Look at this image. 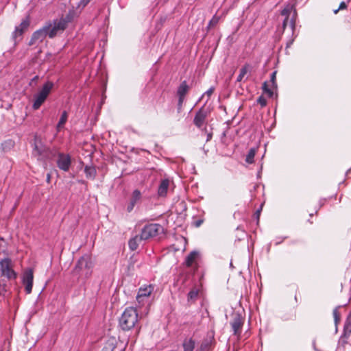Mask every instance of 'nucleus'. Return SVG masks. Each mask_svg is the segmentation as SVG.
Returning a JSON list of instances; mask_svg holds the SVG:
<instances>
[{
  "mask_svg": "<svg viewBox=\"0 0 351 351\" xmlns=\"http://www.w3.org/2000/svg\"><path fill=\"white\" fill-rule=\"evenodd\" d=\"M138 320V315L136 309L133 307H128L119 318V326L123 330L128 331L134 328Z\"/></svg>",
  "mask_w": 351,
  "mask_h": 351,
  "instance_id": "obj_1",
  "label": "nucleus"
},
{
  "mask_svg": "<svg viewBox=\"0 0 351 351\" xmlns=\"http://www.w3.org/2000/svg\"><path fill=\"white\" fill-rule=\"evenodd\" d=\"M295 315L294 314V315H293L292 317H291V319L295 318Z\"/></svg>",
  "mask_w": 351,
  "mask_h": 351,
  "instance_id": "obj_47",
  "label": "nucleus"
},
{
  "mask_svg": "<svg viewBox=\"0 0 351 351\" xmlns=\"http://www.w3.org/2000/svg\"><path fill=\"white\" fill-rule=\"evenodd\" d=\"M261 208L258 210H256V215H257V218L258 219L259 217V215H260V213H261Z\"/></svg>",
  "mask_w": 351,
  "mask_h": 351,
  "instance_id": "obj_42",
  "label": "nucleus"
},
{
  "mask_svg": "<svg viewBox=\"0 0 351 351\" xmlns=\"http://www.w3.org/2000/svg\"><path fill=\"white\" fill-rule=\"evenodd\" d=\"M184 101V99L178 98V112L180 113L182 110V105L183 102Z\"/></svg>",
  "mask_w": 351,
  "mask_h": 351,
  "instance_id": "obj_36",
  "label": "nucleus"
},
{
  "mask_svg": "<svg viewBox=\"0 0 351 351\" xmlns=\"http://www.w3.org/2000/svg\"><path fill=\"white\" fill-rule=\"evenodd\" d=\"M14 142L11 139L6 140L1 143V147L3 152H8L10 150L14 147Z\"/></svg>",
  "mask_w": 351,
  "mask_h": 351,
  "instance_id": "obj_26",
  "label": "nucleus"
},
{
  "mask_svg": "<svg viewBox=\"0 0 351 351\" xmlns=\"http://www.w3.org/2000/svg\"><path fill=\"white\" fill-rule=\"evenodd\" d=\"M244 323V319L239 313L234 314L232 321L230 322L233 334L237 336H240L241 333V328Z\"/></svg>",
  "mask_w": 351,
  "mask_h": 351,
  "instance_id": "obj_11",
  "label": "nucleus"
},
{
  "mask_svg": "<svg viewBox=\"0 0 351 351\" xmlns=\"http://www.w3.org/2000/svg\"><path fill=\"white\" fill-rule=\"evenodd\" d=\"M200 257V254L198 251L193 250L185 258L184 265L186 267H194V269H197V261Z\"/></svg>",
  "mask_w": 351,
  "mask_h": 351,
  "instance_id": "obj_13",
  "label": "nucleus"
},
{
  "mask_svg": "<svg viewBox=\"0 0 351 351\" xmlns=\"http://www.w3.org/2000/svg\"><path fill=\"white\" fill-rule=\"evenodd\" d=\"M339 10H339V8H338L337 10H335L333 11V12H334V14H337L339 12Z\"/></svg>",
  "mask_w": 351,
  "mask_h": 351,
  "instance_id": "obj_44",
  "label": "nucleus"
},
{
  "mask_svg": "<svg viewBox=\"0 0 351 351\" xmlns=\"http://www.w3.org/2000/svg\"><path fill=\"white\" fill-rule=\"evenodd\" d=\"M38 80V75L34 76L32 79L31 82H29V85L31 86L34 82H36Z\"/></svg>",
  "mask_w": 351,
  "mask_h": 351,
  "instance_id": "obj_40",
  "label": "nucleus"
},
{
  "mask_svg": "<svg viewBox=\"0 0 351 351\" xmlns=\"http://www.w3.org/2000/svg\"><path fill=\"white\" fill-rule=\"evenodd\" d=\"M293 38L291 39L290 40H289L287 43V47H289L290 45L293 43Z\"/></svg>",
  "mask_w": 351,
  "mask_h": 351,
  "instance_id": "obj_41",
  "label": "nucleus"
},
{
  "mask_svg": "<svg viewBox=\"0 0 351 351\" xmlns=\"http://www.w3.org/2000/svg\"><path fill=\"white\" fill-rule=\"evenodd\" d=\"M347 8H348L347 3L346 2H344V1H342L339 4V10H346Z\"/></svg>",
  "mask_w": 351,
  "mask_h": 351,
  "instance_id": "obj_38",
  "label": "nucleus"
},
{
  "mask_svg": "<svg viewBox=\"0 0 351 351\" xmlns=\"http://www.w3.org/2000/svg\"><path fill=\"white\" fill-rule=\"evenodd\" d=\"M93 267V264L91 257L88 255H84L80 257L77 261L73 269V272L78 274L80 276L88 278L92 273Z\"/></svg>",
  "mask_w": 351,
  "mask_h": 351,
  "instance_id": "obj_3",
  "label": "nucleus"
},
{
  "mask_svg": "<svg viewBox=\"0 0 351 351\" xmlns=\"http://www.w3.org/2000/svg\"><path fill=\"white\" fill-rule=\"evenodd\" d=\"M201 130L204 132L206 134V135H207L206 141H210V139L213 137V133L212 132H208L207 129H206V127H204V128H203V130Z\"/></svg>",
  "mask_w": 351,
  "mask_h": 351,
  "instance_id": "obj_37",
  "label": "nucleus"
},
{
  "mask_svg": "<svg viewBox=\"0 0 351 351\" xmlns=\"http://www.w3.org/2000/svg\"><path fill=\"white\" fill-rule=\"evenodd\" d=\"M142 199V194L138 189H135L132 191L130 197L129 203L127 206V211L130 213L134 209V206L139 204Z\"/></svg>",
  "mask_w": 351,
  "mask_h": 351,
  "instance_id": "obj_14",
  "label": "nucleus"
},
{
  "mask_svg": "<svg viewBox=\"0 0 351 351\" xmlns=\"http://www.w3.org/2000/svg\"><path fill=\"white\" fill-rule=\"evenodd\" d=\"M23 31H22L20 27L16 26L14 31L12 32V38L14 40H16L18 37L21 36L23 34Z\"/></svg>",
  "mask_w": 351,
  "mask_h": 351,
  "instance_id": "obj_31",
  "label": "nucleus"
},
{
  "mask_svg": "<svg viewBox=\"0 0 351 351\" xmlns=\"http://www.w3.org/2000/svg\"><path fill=\"white\" fill-rule=\"evenodd\" d=\"M340 307L338 306V307H336L334 310H333V317H334V319H335V324H337L339 321H340V314L338 311V308Z\"/></svg>",
  "mask_w": 351,
  "mask_h": 351,
  "instance_id": "obj_34",
  "label": "nucleus"
},
{
  "mask_svg": "<svg viewBox=\"0 0 351 351\" xmlns=\"http://www.w3.org/2000/svg\"><path fill=\"white\" fill-rule=\"evenodd\" d=\"M165 229L159 223H149L145 225L141 230V238L148 240L164 234Z\"/></svg>",
  "mask_w": 351,
  "mask_h": 351,
  "instance_id": "obj_4",
  "label": "nucleus"
},
{
  "mask_svg": "<svg viewBox=\"0 0 351 351\" xmlns=\"http://www.w3.org/2000/svg\"><path fill=\"white\" fill-rule=\"evenodd\" d=\"M276 73L277 72L275 71H274L270 76V82L271 83V87L269 88V85L267 82H265L263 84V90L265 93H266L269 97H271L274 95V92L272 90V88H277V84H276Z\"/></svg>",
  "mask_w": 351,
  "mask_h": 351,
  "instance_id": "obj_15",
  "label": "nucleus"
},
{
  "mask_svg": "<svg viewBox=\"0 0 351 351\" xmlns=\"http://www.w3.org/2000/svg\"><path fill=\"white\" fill-rule=\"evenodd\" d=\"M257 103L264 107L267 105V100L263 96H260L257 99Z\"/></svg>",
  "mask_w": 351,
  "mask_h": 351,
  "instance_id": "obj_35",
  "label": "nucleus"
},
{
  "mask_svg": "<svg viewBox=\"0 0 351 351\" xmlns=\"http://www.w3.org/2000/svg\"><path fill=\"white\" fill-rule=\"evenodd\" d=\"M351 335V311L347 316L346 320L344 324L343 332L341 336L343 338H348Z\"/></svg>",
  "mask_w": 351,
  "mask_h": 351,
  "instance_id": "obj_18",
  "label": "nucleus"
},
{
  "mask_svg": "<svg viewBox=\"0 0 351 351\" xmlns=\"http://www.w3.org/2000/svg\"><path fill=\"white\" fill-rule=\"evenodd\" d=\"M255 154L256 150L254 148L250 149L246 156L245 161L249 164L253 163Z\"/></svg>",
  "mask_w": 351,
  "mask_h": 351,
  "instance_id": "obj_29",
  "label": "nucleus"
},
{
  "mask_svg": "<svg viewBox=\"0 0 351 351\" xmlns=\"http://www.w3.org/2000/svg\"><path fill=\"white\" fill-rule=\"evenodd\" d=\"M47 98L38 92L34 95V103L32 108L34 110H38L45 101Z\"/></svg>",
  "mask_w": 351,
  "mask_h": 351,
  "instance_id": "obj_20",
  "label": "nucleus"
},
{
  "mask_svg": "<svg viewBox=\"0 0 351 351\" xmlns=\"http://www.w3.org/2000/svg\"><path fill=\"white\" fill-rule=\"evenodd\" d=\"M184 351H193L195 349V341L192 339H186L183 342Z\"/></svg>",
  "mask_w": 351,
  "mask_h": 351,
  "instance_id": "obj_24",
  "label": "nucleus"
},
{
  "mask_svg": "<svg viewBox=\"0 0 351 351\" xmlns=\"http://www.w3.org/2000/svg\"><path fill=\"white\" fill-rule=\"evenodd\" d=\"M50 178H51V176H50V174H49V173H48V174H47V181L48 182H50Z\"/></svg>",
  "mask_w": 351,
  "mask_h": 351,
  "instance_id": "obj_43",
  "label": "nucleus"
},
{
  "mask_svg": "<svg viewBox=\"0 0 351 351\" xmlns=\"http://www.w3.org/2000/svg\"><path fill=\"white\" fill-rule=\"evenodd\" d=\"M34 274L32 269L25 270L23 274L22 282L25 286V291L29 294L32 290Z\"/></svg>",
  "mask_w": 351,
  "mask_h": 351,
  "instance_id": "obj_10",
  "label": "nucleus"
},
{
  "mask_svg": "<svg viewBox=\"0 0 351 351\" xmlns=\"http://www.w3.org/2000/svg\"><path fill=\"white\" fill-rule=\"evenodd\" d=\"M215 90V88L214 87H210L207 91H206L201 97V98L199 99V101L203 98L204 97L206 96L207 97V99L206 101V102H207L208 101V99H210V96L212 95V94L213 93Z\"/></svg>",
  "mask_w": 351,
  "mask_h": 351,
  "instance_id": "obj_33",
  "label": "nucleus"
},
{
  "mask_svg": "<svg viewBox=\"0 0 351 351\" xmlns=\"http://www.w3.org/2000/svg\"><path fill=\"white\" fill-rule=\"evenodd\" d=\"M69 20L61 18L59 20H54L53 23H49L48 25H51V27L48 31V36L49 38H52L56 36L59 32H63Z\"/></svg>",
  "mask_w": 351,
  "mask_h": 351,
  "instance_id": "obj_7",
  "label": "nucleus"
},
{
  "mask_svg": "<svg viewBox=\"0 0 351 351\" xmlns=\"http://www.w3.org/2000/svg\"><path fill=\"white\" fill-rule=\"evenodd\" d=\"M0 270L1 275L8 279H15L16 278V274L11 267V260L8 258L0 261Z\"/></svg>",
  "mask_w": 351,
  "mask_h": 351,
  "instance_id": "obj_8",
  "label": "nucleus"
},
{
  "mask_svg": "<svg viewBox=\"0 0 351 351\" xmlns=\"http://www.w3.org/2000/svg\"><path fill=\"white\" fill-rule=\"evenodd\" d=\"M84 173L88 179L94 180L97 175V171L94 166L87 165L84 167Z\"/></svg>",
  "mask_w": 351,
  "mask_h": 351,
  "instance_id": "obj_23",
  "label": "nucleus"
},
{
  "mask_svg": "<svg viewBox=\"0 0 351 351\" xmlns=\"http://www.w3.org/2000/svg\"><path fill=\"white\" fill-rule=\"evenodd\" d=\"M29 25V21L27 19H23L19 25H18V27H20V29L25 32Z\"/></svg>",
  "mask_w": 351,
  "mask_h": 351,
  "instance_id": "obj_32",
  "label": "nucleus"
},
{
  "mask_svg": "<svg viewBox=\"0 0 351 351\" xmlns=\"http://www.w3.org/2000/svg\"><path fill=\"white\" fill-rule=\"evenodd\" d=\"M281 15L285 16L282 23L283 30H285L287 26H289L291 33L293 34L298 17L297 11L294 5L287 4L281 11Z\"/></svg>",
  "mask_w": 351,
  "mask_h": 351,
  "instance_id": "obj_2",
  "label": "nucleus"
},
{
  "mask_svg": "<svg viewBox=\"0 0 351 351\" xmlns=\"http://www.w3.org/2000/svg\"><path fill=\"white\" fill-rule=\"evenodd\" d=\"M68 119V114L66 111H64L62 113L61 117L57 124V130H60L62 128H63L64 125Z\"/></svg>",
  "mask_w": 351,
  "mask_h": 351,
  "instance_id": "obj_25",
  "label": "nucleus"
},
{
  "mask_svg": "<svg viewBox=\"0 0 351 351\" xmlns=\"http://www.w3.org/2000/svg\"><path fill=\"white\" fill-rule=\"evenodd\" d=\"M33 154L38 156V159L40 160L49 158L51 154L55 156V154H52L49 148L47 147L42 141L37 137L34 138Z\"/></svg>",
  "mask_w": 351,
  "mask_h": 351,
  "instance_id": "obj_5",
  "label": "nucleus"
},
{
  "mask_svg": "<svg viewBox=\"0 0 351 351\" xmlns=\"http://www.w3.org/2000/svg\"><path fill=\"white\" fill-rule=\"evenodd\" d=\"M56 161L58 167L64 171H68L71 165V158L69 154L58 152Z\"/></svg>",
  "mask_w": 351,
  "mask_h": 351,
  "instance_id": "obj_9",
  "label": "nucleus"
},
{
  "mask_svg": "<svg viewBox=\"0 0 351 351\" xmlns=\"http://www.w3.org/2000/svg\"><path fill=\"white\" fill-rule=\"evenodd\" d=\"M154 291V287L149 285L145 287H141L139 289L136 300L139 304L144 302V299L147 298Z\"/></svg>",
  "mask_w": 351,
  "mask_h": 351,
  "instance_id": "obj_16",
  "label": "nucleus"
},
{
  "mask_svg": "<svg viewBox=\"0 0 351 351\" xmlns=\"http://www.w3.org/2000/svg\"><path fill=\"white\" fill-rule=\"evenodd\" d=\"M51 26V25H47L42 29L36 31L32 36L29 44L33 45L36 42H42L45 38L46 36L48 35V31Z\"/></svg>",
  "mask_w": 351,
  "mask_h": 351,
  "instance_id": "obj_12",
  "label": "nucleus"
},
{
  "mask_svg": "<svg viewBox=\"0 0 351 351\" xmlns=\"http://www.w3.org/2000/svg\"><path fill=\"white\" fill-rule=\"evenodd\" d=\"M90 0H81L80 2V5H82L83 7L86 6Z\"/></svg>",
  "mask_w": 351,
  "mask_h": 351,
  "instance_id": "obj_39",
  "label": "nucleus"
},
{
  "mask_svg": "<svg viewBox=\"0 0 351 351\" xmlns=\"http://www.w3.org/2000/svg\"><path fill=\"white\" fill-rule=\"evenodd\" d=\"M54 86L53 82L51 81L46 82L42 88L38 90V93L45 96L46 98L49 96L50 94L51 90L53 89Z\"/></svg>",
  "mask_w": 351,
  "mask_h": 351,
  "instance_id": "obj_19",
  "label": "nucleus"
},
{
  "mask_svg": "<svg viewBox=\"0 0 351 351\" xmlns=\"http://www.w3.org/2000/svg\"><path fill=\"white\" fill-rule=\"evenodd\" d=\"M189 90V86H188L186 81H183L177 90V95L178 96V98L184 99L185 95L188 93Z\"/></svg>",
  "mask_w": 351,
  "mask_h": 351,
  "instance_id": "obj_22",
  "label": "nucleus"
},
{
  "mask_svg": "<svg viewBox=\"0 0 351 351\" xmlns=\"http://www.w3.org/2000/svg\"><path fill=\"white\" fill-rule=\"evenodd\" d=\"M220 16L215 14L211 20L209 21L207 28H211L213 27H215L219 21Z\"/></svg>",
  "mask_w": 351,
  "mask_h": 351,
  "instance_id": "obj_30",
  "label": "nucleus"
},
{
  "mask_svg": "<svg viewBox=\"0 0 351 351\" xmlns=\"http://www.w3.org/2000/svg\"><path fill=\"white\" fill-rule=\"evenodd\" d=\"M209 112L205 108V105L202 106L195 113L193 118V124L199 129L203 130L206 125V120Z\"/></svg>",
  "mask_w": 351,
  "mask_h": 351,
  "instance_id": "obj_6",
  "label": "nucleus"
},
{
  "mask_svg": "<svg viewBox=\"0 0 351 351\" xmlns=\"http://www.w3.org/2000/svg\"><path fill=\"white\" fill-rule=\"evenodd\" d=\"M201 223H202V221H199L197 222V226H199Z\"/></svg>",
  "mask_w": 351,
  "mask_h": 351,
  "instance_id": "obj_45",
  "label": "nucleus"
},
{
  "mask_svg": "<svg viewBox=\"0 0 351 351\" xmlns=\"http://www.w3.org/2000/svg\"><path fill=\"white\" fill-rule=\"evenodd\" d=\"M199 290L196 288L192 289L188 293V300L195 301L198 296Z\"/></svg>",
  "mask_w": 351,
  "mask_h": 351,
  "instance_id": "obj_28",
  "label": "nucleus"
},
{
  "mask_svg": "<svg viewBox=\"0 0 351 351\" xmlns=\"http://www.w3.org/2000/svg\"><path fill=\"white\" fill-rule=\"evenodd\" d=\"M282 241H282H280L277 242V243H276V245H278V244L280 243Z\"/></svg>",
  "mask_w": 351,
  "mask_h": 351,
  "instance_id": "obj_46",
  "label": "nucleus"
},
{
  "mask_svg": "<svg viewBox=\"0 0 351 351\" xmlns=\"http://www.w3.org/2000/svg\"><path fill=\"white\" fill-rule=\"evenodd\" d=\"M169 186V180L168 179L162 180L158 186V196L165 197L167 194Z\"/></svg>",
  "mask_w": 351,
  "mask_h": 351,
  "instance_id": "obj_17",
  "label": "nucleus"
},
{
  "mask_svg": "<svg viewBox=\"0 0 351 351\" xmlns=\"http://www.w3.org/2000/svg\"><path fill=\"white\" fill-rule=\"evenodd\" d=\"M250 69V65L246 64H245L241 69L239 74L237 77V82H241L244 76L246 75V73L248 72Z\"/></svg>",
  "mask_w": 351,
  "mask_h": 351,
  "instance_id": "obj_27",
  "label": "nucleus"
},
{
  "mask_svg": "<svg viewBox=\"0 0 351 351\" xmlns=\"http://www.w3.org/2000/svg\"><path fill=\"white\" fill-rule=\"evenodd\" d=\"M142 241H145V240L144 239L141 238V234L139 235H136L135 237L131 238L128 241V245H129L130 249L132 251L136 250L138 248L139 243Z\"/></svg>",
  "mask_w": 351,
  "mask_h": 351,
  "instance_id": "obj_21",
  "label": "nucleus"
}]
</instances>
